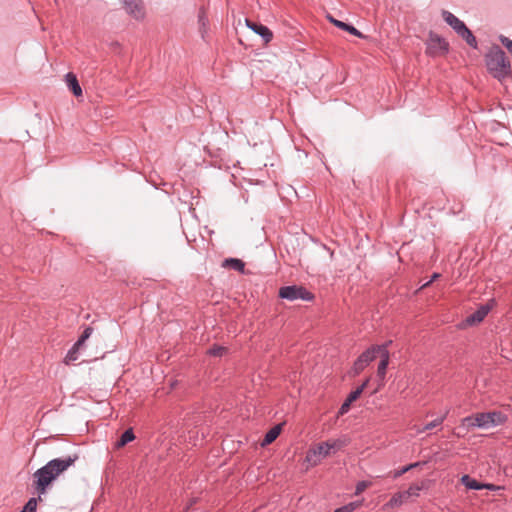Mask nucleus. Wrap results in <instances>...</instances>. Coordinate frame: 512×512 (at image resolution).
Returning a JSON list of instances; mask_svg holds the SVG:
<instances>
[{"mask_svg":"<svg viewBox=\"0 0 512 512\" xmlns=\"http://www.w3.org/2000/svg\"><path fill=\"white\" fill-rule=\"evenodd\" d=\"M77 459V454L69 455L66 458H55L36 470L33 474V486L35 491L39 495L45 494L53 481L72 466Z\"/></svg>","mask_w":512,"mask_h":512,"instance_id":"f257e3e1","label":"nucleus"},{"mask_svg":"<svg viewBox=\"0 0 512 512\" xmlns=\"http://www.w3.org/2000/svg\"><path fill=\"white\" fill-rule=\"evenodd\" d=\"M485 63L489 73L498 80L511 74V65L505 52L499 46H493L485 55Z\"/></svg>","mask_w":512,"mask_h":512,"instance_id":"f03ea898","label":"nucleus"},{"mask_svg":"<svg viewBox=\"0 0 512 512\" xmlns=\"http://www.w3.org/2000/svg\"><path fill=\"white\" fill-rule=\"evenodd\" d=\"M343 446H345V441L340 439L321 442L307 451L305 459L310 465L316 466L323 458L329 456L332 451L340 450Z\"/></svg>","mask_w":512,"mask_h":512,"instance_id":"7ed1b4c3","label":"nucleus"},{"mask_svg":"<svg viewBox=\"0 0 512 512\" xmlns=\"http://www.w3.org/2000/svg\"><path fill=\"white\" fill-rule=\"evenodd\" d=\"M444 21L472 48H477V40L472 31L466 24L456 17L453 13L442 10L441 13Z\"/></svg>","mask_w":512,"mask_h":512,"instance_id":"20e7f679","label":"nucleus"},{"mask_svg":"<svg viewBox=\"0 0 512 512\" xmlns=\"http://www.w3.org/2000/svg\"><path fill=\"white\" fill-rule=\"evenodd\" d=\"M384 346H370L354 361L351 373L353 376L359 375L376 357L382 352Z\"/></svg>","mask_w":512,"mask_h":512,"instance_id":"39448f33","label":"nucleus"},{"mask_svg":"<svg viewBox=\"0 0 512 512\" xmlns=\"http://www.w3.org/2000/svg\"><path fill=\"white\" fill-rule=\"evenodd\" d=\"M278 295L280 298L286 299L289 301H295V300L313 301L315 298V296L312 292L307 290L305 287L298 286V285L283 286L279 289Z\"/></svg>","mask_w":512,"mask_h":512,"instance_id":"423d86ee","label":"nucleus"},{"mask_svg":"<svg viewBox=\"0 0 512 512\" xmlns=\"http://www.w3.org/2000/svg\"><path fill=\"white\" fill-rule=\"evenodd\" d=\"M426 54L430 56L444 55L449 51V43L440 35L430 31L426 42Z\"/></svg>","mask_w":512,"mask_h":512,"instance_id":"0eeeda50","label":"nucleus"},{"mask_svg":"<svg viewBox=\"0 0 512 512\" xmlns=\"http://www.w3.org/2000/svg\"><path fill=\"white\" fill-rule=\"evenodd\" d=\"M495 305V299H490L486 304L480 305L475 312L466 317V325L473 326L481 323Z\"/></svg>","mask_w":512,"mask_h":512,"instance_id":"6e6552de","label":"nucleus"},{"mask_svg":"<svg viewBox=\"0 0 512 512\" xmlns=\"http://www.w3.org/2000/svg\"><path fill=\"white\" fill-rule=\"evenodd\" d=\"M125 11L135 20L142 21L146 16L143 0H121Z\"/></svg>","mask_w":512,"mask_h":512,"instance_id":"1a4fd4ad","label":"nucleus"},{"mask_svg":"<svg viewBox=\"0 0 512 512\" xmlns=\"http://www.w3.org/2000/svg\"><path fill=\"white\" fill-rule=\"evenodd\" d=\"M246 25L256 34H258L264 41L265 44H268L273 39L272 31L265 25L257 22H253L249 19H246Z\"/></svg>","mask_w":512,"mask_h":512,"instance_id":"9d476101","label":"nucleus"},{"mask_svg":"<svg viewBox=\"0 0 512 512\" xmlns=\"http://www.w3.org/2000/svg\"><path fill=\"white\" fill-rule=\"evenodd\" d=\"M65 81H66L68 88L70 89V91L73 93V95L75 97L82 96V88H81V86L78 82V79L74 73L68 72L65 75Z\"/></svg>","mask_w":512,"mask_h":512,"instance_id":"9b49d317","label":"nucleus"},{"mask_svg":"<svg viewBox=\"0 0 512 512\" xmlns=\"http://www.w3.org/2000/svg\"><path fill=\"white\" fill-rule=\"evenodd\" d=\"M389 359H390V353H389V350H386V346H385V347H383L382 352L380 354V362H379L378 368H377V376L382 380L386 376V370H387V367L389 364Z\"/></svg>","mask_w":512,"mask_h":512,"instance_id":"f8f14e48","label":"nucleus"},{"mask_svg":"<svg viewBox=\"0 0 512 512\" xmlns=\"http://www.w3.org/2000/svg\"><path fill=\"white\" fill-rule=\"evenodd\" d=\"M327 18L337 28L342 29L344 31H347L348 33H350V34H352L354 36H357L359 38L363 37L362 33L358 29H356L354 26H352L350 24H347L345 22H342L340 20H337L334 17H332L331 15H328Z\"/></svg>","mask_w":512,"mask_h":512,"instance_id":"ddd939ff","label":"nucleus"},{"mask_svg":"<svg viewBox=\"0 0 512 512\" xmlns=\"http://www.w3.org/2000/svg\"><path fill=\"white\" fill-rule=\"evenodd\" d=\"M361 396V390L352 391L346 398V400L342 403L338 413L340 415H344L350 409V406L353 402H355Z\"/></svg>","mask_w":512,"mask_h":512,"instance_id":"4468645a","label":"nucleus"},{"mask_svg":"<svg viewBox=\"0 0 512 512\" xmlns=\"http://www.w3.org/2000/svg\"><path fill=\"white\" fill-rule=\"evenodd\" d=\"M284 424L281 423V424H277L275 425L274 427H272L264 436V439L262 441V446H265V445H269L271 444L272 442H274L277 437L279 436V434L281 433L282 431V426Z\"/></svg>","mask_w":512,"mask_h":512,"instance_id":"2eb2a0df","label":"nucleus"},{"mask_svg":"<svg viewBox=\"0 0 512 512\" xmlns=\"http://www.w3.org/2000/svg\"><path fill=\"white\" fill-rule=\"evenodd\" d=\"M222 266L225 267V268L233 269V270L238 271L240 273H244L245 272V263L242 260L237 259V258H227V259H225L223 261Z\"/></svg>","mask_w":512,"mask_h":512,"instance_id":"dca6fc26","label":"nucleus"},{"mask_svg":"<svg viewBox=\"0 0 512 512\" xmlns=\"http://www.w3.org/2000/svg\"><path fill=\"white\" fill-rule=\"evenodd\" d=\"M135 439V435L132 428L125 430L120 436L119 440L115 443V448L119 449L127 445L129 442Z\"/></svg>","mask_w":512,"mask_h":512,"instance_id":"f3484780","label":"nucleus"},{"mask_svg":"<svg viewBox=\"0 0 512 512\" xmlns=\"http://www.w3.org/2000/svg\"><path fill=\"white\" fill-rule=\"evenodd\" d=\"M407 501V497L404 491L395 493L390 500L385 504L386 507L395 508L401 506Z\"/></svg>","mask_w":512,"mask_h":512,"instance_id":"a211bd4d","label":"nucleus"},{"mask_svg":"<svg viewBox=\"0 0 512 512\" xmlns=\"http://www.w3.org/2000/svg\"><path fill=\"white\" fill-rule=\"evenodd\" d=\"M447 415H448V411L445 414H443L442 416H440V417L434 419L433 421L427 423L423 427L417 428V430H416L417 433H423V432H425L427 430H432V429L442 425V423L446 419Z\"/></svg>","mask_w":512,"mask_h":512,"instance_id":"6ab92c4d","label":"nucleus"},{"mask_svg":"<svg viewBox=\"0 0 512 512\" xmlns=\"http://www.w3.org/2000/svg\"><path fill=\"white\" fill-rule=\"evenodd\" d=\"M476 425L479 428H489L492 427L490 420L489 412L477 413L475 415Z\"/></svg>","mask_w":512,"mask_h":512,"instance_id":"aec40b11","label":"nucleus"},{"mask_svg":"<svg viewBox=\"0 0 512 512\" xmlns=\"http://www.w3.org/2000/svg\"><path fill=\"white\" fill-rule=\"evenodd\" d=\"M461 482L468 489H472V490L484 489V486H482L483 483L478 482L476 479L471 478L469 475L462 476Z\"/></svg>","mask_w":512,"mask_h":512,"instance_id":"412c9836","label":"nucleus"},{"mask_svg":"<svg viewBox=\"0 0 512 512\" xmlns=\"http://www.w3.org/2000/svg\"><path fill=\"white\" fill-rule=\"evenodd\" d=\"M489 416L492 421V426L501 425L507 421V416L500 411H491L489 412Z\"/></svg>","mask_w":512,"mask_h":512,"instance_id":"4be33fe9","label":"nucleus"},{"mask_svg":"<svg viewBox=\"0 0 512 512\" xmlns=\"http://www.w3.org/2000/svg\"><path fill=\"white\" fill-rule=\"evenodd\" d=\"M41 495L38 494V497H32L28 500V502L25 504L21 512H36L37 510V503L38 501H41Z\"/></svg>","mask_w":512,"mask_h":512,"instance_id":"5701e85b","label":"nucleus"},{"mask_svg":"<svg viewBox=\"0 0 512 512\" xmlns=\"http://www.w3.org/2000/svg\"><path fill=\"white\" fill-rule=\"evenodd\" d=\"M227 351H228V349L224 346L213 345L212 347H210L208 349L207 354L210 356H214V357H221L224 354H226Z\"/></svg>","mask_w":512,"mask_h":512,"instance_id":"b1692460","label":"nucleus"},{"mask_svg":"<svg viewBox=\"0 0 512 512\" xmlns=\"http://www.w3.org/2000/svg\"><path fill=\"white\" fill-rule=\"evenodd\" d=\"M93 328L91 326L85 327L79 339L75 342L76 348H81L85 341L91 336Z\"/></svg>","mask_w":512,"mask_h":512,"instance_id":"393cba45","label":"nucleus"},{"mask_svg":"<svg viewBox=\"0 0 512 512\" xmlns=\"http://www.w3.org/2000/svg\"><path fill=\"white\" fill-rule=\"evenodd\" d=\"M80 348H76V343L72 346V348L68 351L65 357V363L69 365L70 363L76 361L78 359V351Z\"/></svg>","mask_w":512,"mask_h":512,"instance_id":"a878e982","label":"nucleus"},{"mask_svg":"<svg viewBox=\"0 0 512 512\" xmlns=\"http://www.w3.org/2000/svg\"><path fill=\"white\" fill-rule=\"evenodd\" d=\"M419 465H420L419 462L406 465V466L402 467L401 469L394 471L393 478L396 479V478L402 476L403 474H405L406 472H408L409 470H411L415 467H418Z\"/></svg>","mask_w":512,"mask_h":512,"instance_id":"bb28decb","label":"nucleus"},{"mask_svg":"<svg viewBox=\"0 0 512 512\" xmlns=\"http://www.w3.org/2000/svg\"><path fill=\"white\" fill-rule=\"evenodd\" d=\"M422 490V486L419 485H411L407 490H405V494L407 499L410 497H418L420 491Z\"/></svg>","mask_w":512,"mask_h":512,"instance_id":"cd10ccee","label":"nucleus"},{"mask_svg":"<svg viewBox=\"0 0 512 512\" xmlns=\"http://www.w3.org/2000/svg\"><path fill=\"white\" fill-rule=\"evenodd\" d=\"M360 502H350L342 507L337 508L334 512H353L360 506Z\"/></svg>","mask_w":512,"mask_h":512,"instance_id":"c85d7f7f","label":"nucleus"},{"mask_svg":"<svg viewBox=\"0 0 512 512\" xmlns=\"http://www.w3.org/2000/svg\"><path fill=\"white\" fill-rule=\"evenodd\" d=\"M371 482L369 481H359L357 484H356V488H355V495H359L361 494L362 492H364L368 487L371 486Z\"/></svg>","mask_w":512,"mask_h":512,"instance_id":"c756f323","label":"nucleus"},{"mask_svg":"<svg viewBox=\"0 0 512 512\" xmlns=\"http://www.w3.org/2000/svg\"><path fill=\"white\" fill-rule=\"evenodd\" d=\"M501 44L512 54V40L506 36L499 37Z\"/></svg>","mask_w":512,"mask_h":512,"instance_id":"7c9ffc66","label":"nucleus"},{"mask_svg":"<svg viewBox=\"0 0 512 512\" xmlns=\"http://www.w3.org/2000/svg\"><path fill=\"white\" fill-rule=\"evenodd\" d=\"M462 424L467 426L468 428L477 427L476 421H475V416H467V417L463 418Z\"/></svg>","mask_w":512,"mask_h":512,"instance_id":"2f4dec72","label":"nucleus"},{"mask_svg":"<svg viewBox=\"0 0 512 512\" xmlns=\"http://www.w3.org/2000/svg\"><path fill=\"white\" fill-rule=\"evenodd\" d=\"M439 277H440V274H439V273H434V274L432 275L431 279H430L428 282H426L425 284H423V285L421 286V288L423 289V288H425V287L429 286L433 281H435V280H436V279H438Z\"/></svg>","mask_w":512,"mask_h":512,"instance_id":"473e14b6","label":"nucleus"},{"mask_svg":"<svg viewBox=\"0 0 512 512\" xmlns=\"http://www.w3.org/2000/svg\"><path fill=\"white\" fill-rule=\"evenodd\" d=\"M482 486H484V489L491 490V491H495V490L499 489L498 486H496L494 484H489V483H483Z\"/></svg>","mask_w":512,"mask_h":512,"instance_id":"72a5a7b5","label":"nucleus"},{"mask_svg":"<svg viewBox=\"0 0 512 512\" xmlns=\"http://www.w3.org/2000/svg\"><path fill=\"white\" fill-rule=\"evenodd\" d=\"M370 379L367 378L363 383L362 385H360L356 390H361V393L363 392V390L367 387L368 383H369Z\"/></svg>","mask_w":512,"mask_h":512,"instance_id":"f704fd0d","label":"nucleus"},{"mask_svg":"<svg viewBox=\"0 0 512 512\" xmlns=\"http://www.w3.org/2000/svg\"><path fill=\"white\" fill-rule=\"evenodd\" d=\"M205 20H206L205 12L203 10H201L200 13H199V21L204 25L205 24Z\"/></svg>","mask_w":512,"mask_h":512,"instance_id":"c9c22d12","label":"nucleus"},{"mask_svg":"<svg viewBox=\"0 0 512 512\" xmlns=\"http://www.w3.org/2000/svg\"><path fill=\"white\" fill-rule=\"evenodd\" d=\"M392 341L389 340L386 343L382 344L381 346H386V350H388V347L391 345Z\"/></svg>","mask_w":512,"mask_h":512,"instance_id":"e433bc0d","label":"nucleus"},{"mask_svg":"<svg viewBox=\"0 0 512 512\" xmlns=\"http://www.w3.org/2000/svg\"><path fill=\"white\" fill-rule=\"evenodd\" d=\"M196 502V500H192L191 503L187 506V509L189 510L191 508V506Z\"/></svg>","mask_w":512,"mask_h":512,"instance_id":"4c0bfd02","label":"nucleus"}]
</instances>
